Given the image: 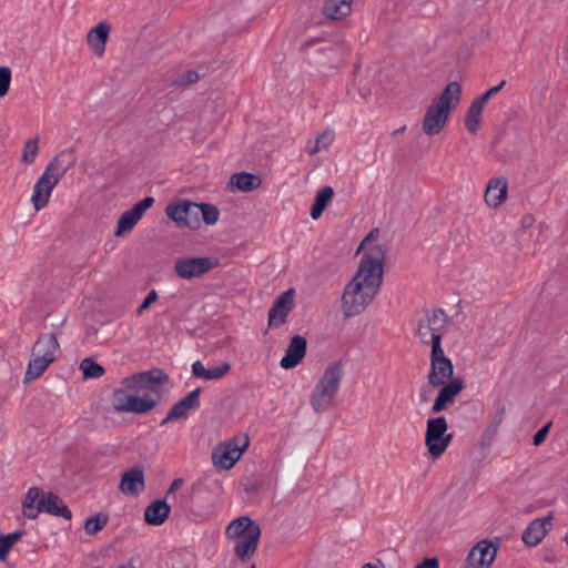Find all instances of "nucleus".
<instances>
[{
    "mask_svg": "<svg viewBox=\"0 0 568 568\" xmlns=\"http://www.w3.org/2000/svg\"><path fill=\"white\" fill-rule=\"evenodd\" d=\"M385 255L386 251L377 244L361 257L355 275L342 294V312L345 317L362 314L374 301L383 283Z\"/></svg>",
    "mask_w": 568,
    "mask_h": 568,
    "instance_id": "obj_1",
    "label": "nucleus"
},
{
    "mask_svg": "<svg viewBox=\"0 0 568 568\" xmlns=\"http://www.w3.org/2000/svg\"><path fill=\"white\" fill-rule=\"evenodd\" d=\"M460 97L462 85L453 81L433 100L423 119V132L426 135L433 136L440 133L448 121L449 110L456 108Z\"/></svg>",
    "mask_w": 568,
    "mask_h": 568,
    "instance_id": "obj_2",
    "label": "nucleus"
},
{
    "mask_svg": "<svg viewBox=\"0 0 568 568\" xmlns=\"http://www.w3.org/2000/svg\"><path fill=\"white\" fill-rule=\"evenodd\" d=\"M343 376L342 361H336L326 367L310 397V404L316 414L326 413L331 408Z\"/></svg>",
    "mask_w": 568,
    "mask_h": 568,
    "instance_id": "obj_3",
    "label": "nucleus"
},
{
    "mask_svg": "<svg viewBox=\"0 0 568 568\" xmlns=\"http://www.w3.org/2000/svg\"><path fill=\"white\" fill-rule=\"evenodd\" d=\"M23 516L29 519H36L39 513H48L53 516L71 519V510L63 500L54 493L43 495L39 487H31L22 500Z\"/></svg>",
    "mask_w": 568,
    "mask_h": 568,
    "instance_id": "obj_4",
    "label": "nucleus"
},
{
    "mask_svg": "<svg viewBox=\"0 0 568 568\" xmlns=\"http://www.w3.org/2000/svg\"><path fill=\"white\" fill-rule=\"evenodd\" d=\"M60 345L54 333L41 334L31 351L24 383L39 378L57 359Z\"/></svg>",
    "mask_w": 568,
    "mask_h": 568,
    "instance_id": "obj_5",
    "label": "nucleus"
},
{
    "mask_svg": "<svg viewBox=\"0 0 568 568\" xmlns=\"http://www.w3.org/2000/svg\"><path fill=\"white\" fill-rule=\"evenodd\" d=\"M142 373L125 377L121 386L114 389L111 398L112 406L119 413L142 414Z\"/></svg>",
    "mask_w": 568,
    "mask_h": 568,
    "instance_id": "obj_6",
    "label": "nucleus"
},
{
    "mask_svg": "<svg viewBox=\"0 0 568 568\" xmlns=\"http://www.w3.org/2000/svg\"><path fill=\"white\" fill-rule=\"evenodd\" d=\"M447 322L448 317L444 310L426 311L424 318L418 322L416 334L423 344H432V348L436 345L442 346V336Z\"/></svg>",
    "mask_w": 568,
    "mask_h": 568,
    "instance_id": "obj_7",
    "label": "nucleus"
},
{
    "mask_svg": "<svg viewBox=\"0 0 568 568\" xmlns=\"http://www.w3.org/2000/svg\"><path fill=\"white\" fill-rule=\"evenodd\" d=\"M448 425L445 417L429 418L426 424L425 445L429 455L437 459L449 446L453 435L447 434Z\"/></svg>",
    "mask_w": 568,
    "mask_h": 568,
    "instance_id": "obj_8",
    "label": "nucleus"
},
{
    "mask_svg": "<svg viewBox=\"0 0 568 568\" xmlns=\"http://www.w3.org/2000/svg\"><path fill=\"white\" fill-rule=\"evenodd\" d=\"M165 213L180 227L197 230L201 226L197 203L195 202L183 200L170 203L165 209Z\"/></svg>",
    "mask_w": 568,
    "mask_h": 568,
    "instance_id": "obj_9",
    "label": "nucleus"
},
{
    "mask_svg": "<svg viewBox=\"0 0 568 568\" xmlns=\"http://www.w3.org/2000/svg\"><path fill=\"white\" fill-rule=\"evenodd\" d=\"M219 265L217 258L203 257H182L174 263V270L179 277L192 280L200 277Z\"/></svg>",
    "mask_w": 568,
    "mask_h": 568,
    "instance_id": "obj_10",
    "label": "nucleus"
},
{
    "mask_svg": "<svg viewBox=\"0 0 568 568\" xmlns=\"http://www.w3.org/2000/svg\"><path fill=\"white\" fill-rule=\"evenodd\" d=\"M454 366L452 361L445 356L442 346H435L430 351V372L427 376L428 384L434 387L448 383L453 378Z\"/></svg>",
    "mask_w": 568,
    "mask_h": 568,
    "instance_id": "obj_11",
    "label": "nucleus"
},
{
    "mask_svg": "<svg viewBox=\"0 0 568 568\" xmlns=\"http://www.w3.org/2000/svg\"><path fill=\"white\" fill-rule=\"evenodd\" d=\"M498 540H480L469 551L467 562L471 568H489L496 558Z\"/></svg>",
    "mask_w": 568,
    "mask_h": 568,
    "instance_id": "obj_12",
    "label": "nucleus"
},
{
    "mask_svg": "<svg viewBox=\"0 0 568 568\" xmlns=\"http://www.w3.org/2000/svg\"><path fill=\"white\" fill-rule=\"evenodd\" d=\"M295 290L288 288L282 293L268 311V326L280 327L286 323L287 316L294 307Z\"/></svg>",
    "mask_w": 568,
    "mask_h": 568,
    "instance_id": "obj_13",
    "label": "nucleus"
},
{
    "mask_svg": "<svg viewBox=\"0 0 568 568\" xmlns=\"http://www.w3.org/2000/svg\"><path fill=\"white\" fill-rule=\"evenodd\" d=\"M247 446V438L242 448L233 446L231 443L220 444L212 450V460L214 466L222 470H230L240 459L242 453Z\"/></svg>",
    "mask_w": 568,
    "mask_h": 568,
    "instance_id": "obj_14",
    "label": "nucleus"
},
{
    "mask_svg": "<svg viewBox=\"0 0 568 568\" xmlns=\"http://www.w3.org/2000/svg\"><path fill=\"white\" fill-rule=\"evenodd\" d=\"M440 386L442 388L439 389L432 406V413L434 414H438L452 406L457 395H459L464 389L465 384L460 377H456Z\"/></svg>",
    "mask_w": 568,
    "mask_h": 568,
    "instance_id": "obj_15",
    "label": "nucleus"
},
{
    "mask_svg": "<svg viewBox=\"0 0 568 568\" xmlns=\"http://www.w3.org/2000/svg\"><path fill=\"white\" fill-rule=\"evenodd\" d=\"M202 388L197 387L178 400L169 410L166 417L162 420L165 424L170 420L178 418H186L189 410H194L200 407V395Z\"/></svg>",
    "mask_w": 568,
    "mask_h": 568,
    "instance_id": "obj_16",
    "label": "nucleus"
},
{
    "mask_svg": "<svg viewBox=\"0 0 568 568\" xmlns=\"http://www.w3.org/2000/svg\"><path fill=\"white\" fill-rule=\"evenodd\" d=\"M307 349V341L302 335H294L281 359V366L284 369L296 367L304 358Z\"/></svg>",
    "mask_w": 568,
    "mask_h": 568,
    "instance_id": "obj_17",
    "label": "nucleus"
},
{
    "mask_svg": "<svg viewBox=\"0 0 568 568\" xmlns=\"http://www.w3.org/2000/svg\"><path fill=\"white\" fill-rule=\"evenodd\" d=\"M111 24L108 21H100L87 33V44L97 57H102L111 32Z\"/></svg>",
    "mask_w": 568,
    "mask_h": 568,
    "instance_id": "obj_18",
    "label": "nucleus"
},
{
    "mask_svg": "<svg viewBox=\"0 0 568 568\" xmlns=\"http://www.w3.org/2000/svg\"><path fill=\"white\" fill-rule=\"evenodd\" d=\"M58 184L57 179H52L45 172L38 179L33 186L31 202L37 211L43 209L50 199L53 187Z\"/></svg>",
    "mask_w": 568,
    "mask_h": 568,
    "instance_id": "obj_19",
    "label": "nucleus"
},
{
    "mask_svg": "<svg viewBox=\"0 0 568 568\" xmlns=\"http://www.w3.org/2000/svg\"><path fill=\"white\" fill-rule=\"evenodd\" d=\"M75 164L73 150H64L55 155L47 165L44 172L57 182Z\"/></svg>",
    "mask_w": 568,
    "mask_h": 568,
    "instance_id": "obj_20",
    "label": "nucleus"
},
{
    "mask_svg": "<svg viewBox=\"0 0 568 568\" xmlns=\"http://www.w3.org/2000/svg\"><path fill=\"white\" fill-rule=\"evenodd\" d=\"M551 519V513L544 518L534 519L523 532L521 539L524 544L529 547L537 546L546 536L548 531L547 526L550 525Z\"/></svg>",
    "mask_w": 568,
    "mask_h": 568,
    "instance_id": "obj_21",
    "label": "nucleus"
},
{
    "mask_svg": "<svg viewBox=\"0 0 568 568\" xmlns=\"http://www.w3.org/2000/svg\"><path fill=\"white\" fill-rule=\"evenodd\" d=\"M261 534V529L251 530L246 536L234 539V552L242 562L248 561L255 555Z\"/></svg>",
    "mask_w": 568,
    "mask_h": 568,
    "instance_id": "obj_22",
    "label": "nucleus"
},
{
    "mask_svg": "<svg viewBox=\"0 0 568 568\" xmlns=\"http://www.w3.org/2000/svg\"><path fill=\"white\" fill-rule=\"evenodd\" d=\"M508 182L506 178L491 179L486 187L485 202L490 207H498L507 197Z\"/></svg>",
    "mask_w": 568,
    "mask_h": 568,
    "instance_id": "obj_23",
    "label": "nucleus"
},
{
    "mask_svg": "<svg viewBox=\"0 0 568 568\" xmlns=\"http://www.w3.org/2000/svg\"><path fill=\"white\" fill-rule=\"evenodd\" d=\"M169 383V375L160 368L144 371V392L163 397L164 387Z\"/></svg>",
    "mask_w": 568,
    "mask_h": 568,
    "instance_id": "obj_24",
    "label": "nucleus"
},
{
    "mask_svg": "<svg viewBox=\"0 0 568 568\" xmlns=\"http://www.w3.org/2000/svg\"><path fill=\"white\" fill-rule=\"evenodd\" d=\"M171 506L164 499H155L144 508V523L160 526L169 518Z\"/></svg>",
    "mask_w": 568,
    "mask_h": 568,
    "instance_id": "obj_25",
    "label": "nucleus"
},
{
    "mask_svg": "<svg viewBox=\"0 0 568 568\" xmlns=\"http://www.w3.org/2000/svg\"><path fill=\"white\" fill-rule=\"evenodd\" d=\"M142 217V200L138 201L130 211H125L119 219L114 235L124 236L132 231Z\"/></svg>",
    "mask_w": 568,
    "mask_h": 568,
    "instance_id": "obj_26",
    "label": "nucleus"
},
{
    "mask_svg": "<svg viewBox=\"0 0 568 568\" xmlns=\"http://www.w3.org/2000/svg\"><path fill=\"white\" fill-rule=\"evenodd\" d=\"M142 486V467L135 466L130 470H126L120 480L119 489L126 496L139 495V488Z\"/></svg>",
    "mask_w": 568,
    "mask_h": 568,
    "instance_id": "obj_27",
    "label": "nucleus"
},
{
    "mask_svg": "<svg viewBox=\"0 0 568 568\" xmlns=\"http://www.w3.org/2000/svg\"><path fill=\"white\" fill-rule=\"evenodd\" d=\"M261 529L260 525L256 524L248 516H241L233 519L225 529V536L227 539H235L246 536L251 530L256 531Z\"/></svg>",
    "mask_w": 568,
    "mask_h": 568,
    "instance_id": "obj_28",
    "label": "nucleus"
},
{
    "mask_svg": "<svg viewBox=\"0 0 568 568\" xmlns=\"http://www.w3.org/2000/svg\"><path fill=\"white\" fill-rule=\"evenodd\" d=\"M262 183V179L253 173H234L230 179V186L241 192H251L256 190Z\"/></svg>",
    "mask_w": 568,
    "mask_h": 568,
    "instance_id": "obj_29",
    "label": "nucleus"
},
{
    "mask_svg": "<svg viewBox=\"0 0 568 568\" xmlns=\"http://www.w3.org/2000/svg\"><path fill=\"white\" fill-rule=\"evenodd\" d=\"M334 190L332 186H324L320 189L314 199V203L311 206V217L317 220L323 214L329 202L333 200Z\"/></svg>",
    "mask_w": 568,
    "mask_h": 568,
    "instance_id": "obj_30",
    "label": "nucleus"
},
{
    "mask_svg": "<svg viewBox=\"0 0 568 568\" xmlns=\"http://www.w3.org/2000/svg\"><path fill=\"white\" fill-rule=\"evenodd\" d=\"M351 1L352 0H325L323 12L327 18L338 20L351 12Z\"/></svg>",
    "mask_w": 568,
    "mask_h": 568,
    "instance_id": "obj_31",
    "label": "nucleus"
},
{
    "mask_svg": "<svg viewBox=\"0 0 568 568\" xmlns=\"http://www.w3.org/2000/svg\"><path fill=\"white\" fill-rule=\"evenodd\" d=\"M483 109L484 105L480 104L475 99L470 103L465 115V126L470 133L477 132L481 119Z\"/></svg>",
    "mask_w": 568,
    "mask_h": 568,
    "instance_id": "obj_32",
    "label": "nucleus"
},
{
    "mask_svg": "<svg viewBox=\"0 0 568 568\" xmlns=\"http://www.w3.org/2000/svg\"><path fill=\"white\" fill-rule=\"evenodd\" d=\"M197 210L199 220L202 217L205 224L213 225L219 221L220 211L215 205L209 203H197Z\"/></svg>",
    "mask_w": 568,
    "mask_h": 568,
    "instance_id": "obj_33",
    "label": "nucleus"
},
{
    "mask_svg": "<svg viewBox=\"0 0 568 568\" xmlns=\"http://www.w3.org/2000/svg\"><path fill=\"white\" fill-rule=\"evenodd\" d=\"M80 369L84 378H98L104 373V368L90 357L82 359Z\"/></svg>",
    "mask_w": 568,
    "mask_h": 568,
    "instance_id": "obj_34",
    "label": "nucleus"
},
{
    "mask_svg": "<svg viewBox=\"0 0 568 568\" xmlns=\"http://www.w3.org/2000/svg\"><path fill=\"white\" fill-rule=\"evenodd\" d=\"M39 138L29 139L24 142L21 161L26 164H32L39 152Z\"/></svg>",
    "mask_w": 568,
    "mask_h": 568,
    "instance_id": "obj_35",
    "label": "nucleus"
},
{
    "mask_svg": "<svg viewBox=\"0 0 568 568\" xmlns=\"http://www.w3.org/2000/svg\"><path fill=\"white\" fill-rule=\"evenodd\" d=\"M22 537V532L16 531L6 536H0V560H3L12 546Z\"/></svg>",
    "mask_w": 568,
    "mask_h": 568,
    "instance_id": "obj_36",
    "label": "nucleus"
},
{
    "mask_svg": "<svg viewBox=\"0 0 568 568\" xmlns=\"http://www.w3.org/2000/svg\"><path fill=\"white\" fill-rule=\"evenodd\" d=\"M333 141V133L325 131L320 134L314 141L313 145L307 146V152L313 155L320 152L322 149H326Z\"/></svg>",
    "mask_w": 568,
    "mask_h": 568,
    "instance_id": "obj_37",
    "label": "nucleus"
},
{
    "mask_svg": "<svg viewBox=\"0 0 568 568\" xmlns=\"http://www.w3.org/2000/svg\"><path fill=\"white\" fill-rule=\"evenodd\" d=\"M108 523V518L101 515L90 517L84 523V530L88 535H94L100 531Z\"/></svg>",
    "mask_w": 568,
    "mask_h": 568,
    "instance_id": "obj_38",
    "label": "nucleus"
},
{
    "mask_svg": "<svg viewBox=\"0 0 568 568\" xmlns=\"http://www.w3.org/2000/svg\"><path fill=\"white\" fill-rule=\"evenodd\" d=\"M11 70L8 67H0V98H3L10 88Z\"/></svg>",
    "mask_w": 568,
    "mask_h": 568,
    "instance_id": "obj_39",
    "label": "nucleus"
},
{
    "mask_svg": "<svg viewBox=\"0 0 568 568\" xmlns=\"http://www.w3.org/2000/svg\"><path fill=\"white\" fill-rule=\"evenodd\" d=\"M231 371V364L224 363L223 365L209 368L205 381H216L224 377Z\"/></svg>",
    "mask_w": 568,
    "mask_h": 568,
    "instance_id": "obj_40",
    "label": "nucleus"
},
{
    "mask_svg": "<svg viewBox=\"0 0 568 568\" xmlns=\"http://www.w3.org/2000/svg\"><path fill=\"white\" fill-rule=\"evenodd\" d=\"M197 81H199L197 72L193 71V70H189L185 73L180 74L175 82L179 85H187V84L196 83Z\"/></svg>",
    "mask_w": 568,
    "mask_h": 568,
    "instance_id": "obj_41",
    "label": "nucleus"
},
{
    "mask_svg": "<svg viewBox=\"0 0 568 568\" xmlns=\"http://www.w3.org/2000/svg\"><path fill=\"white\" fill-rule=\"evenodd\" d=\"M506 84V81H500L497 85L490 88L487 90L484 94L475 98L476 101H478L480 104L485 105V103L496 93H498Z\"/></svg>",
    "mask_w": 568,
    "mask_h": 568,
    "instance_id": "obj_42",
    "label": "nucleus"
},
{
    "mask_svg": "<svg viewBox=\"0 0 568 568\" xmlns=\"http://www.w3.org/2000/svg\"><path fill=\"white\" fill-rule=\"evenodd\" d=\"M551 427V422L544 425L540 429L536 432V434L532 437V444L535 446H539L541 443H544L549 429Z\"/></svg>",
    "mask_w": 568,
    "mask_h": 568,
    "instance_id": "obj_43",
    "label": "nucleus"
},
{
    "mask_svg": "<svg viewBox=\"0 0 568 568\" xmlns=\"http://www.w3.org/2000/svg\"><path fill=\"white\" fill-rule=\"evenodd\" d=\"M162 399V397H158L152 393L144 392V413L151 410L155 407V405Z\"/></svg>",
    "mask_w": 568,
    "mask_h": 568,
    "instance_id": "obj_44",
    "label": "nucleus"
},
{
    "mask_svg": "<svg viewBox=\"0 0 568 568\" xmlns=\"http://www.w3.org/2000/svg\"><path fill=\"white\" fill-rule=\"evenodd\" d=\"M207 369L201 361H196L192 364V374L197 378H206Z\"/></svg>",
    "mask_w": 568,
    "mask_h": 568,
    "instance_id": "obj_45",
    "label": "nucleus"
},
{
    "mask_svg": "<svg viewBox=\"0 0 568 568\" xmlns=\"http://www.w3.org/2000/svg\"><path fill=\"white\" fill-rule=\"evenodd\" d=\"M414 568H439L437 558H425L420 564Z\"/></svg>",
    "mask_w": 568,
    "mask_h": 568,
    "instance_id": "obj_46",
    "label": "nucleus"
},
{
    "mask_svg": "<svg viewBox=\"0 0 568 568\" xmlns=\"http://www.w3.org/2000/svg\"><path fill=\"white\" fill-rule=\"evenodd\" d=\"M505 414H506V409H505L504 406H500L496 410V413H495V415L493 417V423H494L495 427H497L503 422V419L505 417Z\"/></svg>",
    "mask_w": 568,
    "mask_h": 568,
    "instance_id": "obj_47",
    "label": "nucleus"
},
{
    "mask_svg": "<svg viewBox=\"0 0 568 568\" xmlns=\"http://www.w3.org/2000/svg\"><path fill=\"white\" fill-rule=\"evenodd\" d=\"M158 300V293L155 290L149 292V294L144 297V310L150 307L152 303Z\"/></svg>",
    "mask_w": 568,
    "mask_h": 568,
    "instance_id": "obj_48",
    "label": "nucleus"
},
{
    "mask_svg": "<svg viewBox=\"0 0 568 568\" xmlns=\"http://www.w3.org/2000/svg\"><path fill=\"white\" fill-rule=\"evenodd\" d=\"M183 485V479L182 478H176L172 481L168 493H166V497H170L171 494H173L174 491H176L178 489H180V487Z\"/></svg>",
    "mask_w": 568,
    "mask_h": 568,
    "instance_id": "obj_49",
    "label": "nucleus"
},
{
    "mask_svg": "<svg viewBox=\"0 0 568 568\" xmlns=\"http://www.w3.org/2000/svg\"><path fill=\"white\" fill-rule=\"evenodd\" d=\"M362 568H385V564L381 559H376L374 562H366Z\"/></svg>",
    "mask_w": 568,
    "mask_h": 568,
    "instance_id": "obj_50",
    "label": "nucleus"
},
{
    "mask_svg": "<svg viewBox=\"0 0 568 568\" xmlns=\"http://www.w3.org/2000/svg\"><path fill=\"white\" fill-rule=\"evenodd\" d=\"M377 235H378V229H374V230H372V231L366 235V237L363 240V242L361 243V246H359V247H362L366 242L375 240V239L377 237Z\"/></svg>",
    "mask_w": 568,
    "mask_h": 568,
    "instance_id": "obj_51",
    "label": "nucleus"
},
{
    "mask_svg": "<svg viewBox=\"0 0 568 568\" xmlns=\"http://www.w3.org/2000/svg\"><path fill=\"white\" fill-rule=\"evenodd\" d=\"M534 222V217L531 215H526L523 219V226L524 227H530Z\"/></svg>",
    "mask_w": 568,
    "mask_h": 568,
    "instance_id": "obj_52",
    "label": "nucleus"
},
{
    "mask_svg": "<svg viewBox=\"0 0 568 568\" xmlns=\"http://www.w3.org/2000/svg\"><path fill=\"white\" fill-rule=\"evenodd\" d=\"M320 41H322V39H320V38H313V39H310V40H307V41L303 44V49H306V48H308V47H312V45H314L315 43H317V42H320Z\"/></svg>",
    "mask_w": 568,
    "mask_h": 568,
    "instance_id": "obj_53",
    "label": "nucleus"
},
{
    "mask_svg": "<svg viewBox=\"0 0 568 568\" xmlns=\"http://www.w3.org/2000/svg\"><path fill=\"white\" fill-rule=\"evenodd\" d=\"M154 203V199L151 196H144V211L150 209Z\"/></svg>",
    "mask_w": 568,
    "mask_h": 568,
    "instance_id": "obj_54",
    "label": "nucleus"
},
{
    "mask_svg": "<svg viewBox=\"0 0 568 568\" xmlns=\"http://www.w3.org/2000/svg\"><path fill=\"white\" fill-rule=\"evenodd\" d=\"M419 397H420V402H424V403L427 402L428 400L427 392L422 389Z\"/></svg>",
    "mask_w": 568,
    "mask_h": 568,
    "instance_id": "obj_55",
    "label": "nucleus"
},
{
    "mask_svg": "<svg viewBox=\"0 0 568 568\" xmlns=\"http://www.w3.org/2000/svg\"><path fill=\"white\" fill-rule=\"evenodd\" d=\"M405 130H406V126H402V128H399V129L395 130V131L393 132V135L400 134V133H403Z\"/></svg>",
    "mask_w": 568,
    "mask_h": 568,
    "instance_id": "obj_56",
    "label": "nucleus"
},
{
    "mask_svg": "<svg viewBox=\"0 0 568 568\" xmlns=\"http://www.w3.org/2000/svg\"><path fill=\"white\" fill-rule=\"evenodd\" d=\"M136 313H138V314H142V304H140V305L138 306V308H136Z\"/></svg>",
    "mask_w": 568,
    "mask_h": 568,
    "instance_id": "obj_57",
    "label": "nucleus"
},
{
    "mask_svg": "<svg viewBox=\"0 0 568 568\" xmlns=\"http://www.w3.org/2000/svg\"><path fill=\"white\" fill-rule=\"evenodd\" d=\"M120 568H135L134 566H132L131 564H128L125 566H121Z\"/></svg>",
    "mask_w": 568,
    "mask_h": 568,
    "instance_id": "obj_58",
    "label": "nucleus"
},
{
    "mask_svg": "<svg viewBox=\"0 0 568 568\" xmlns=\"http://www.w3.org/2000/svg\"><path fill=\"white\" fill-rule=\"evenodd\" d=\"M564 540H565V541H566V544L568 545V530H567V534L565 535Z\"/></svg>",
    "mask_w": 568,
    "mask_h": 568,
    "instance_id": "obj_59",
    "label": "nucleus"
},
{
    "mask_svg": "<svg viewBox=\"0 0 568 568\" xmlns=\"http://www.w3.org/2000/svg\"><path fill=\"white\" fill-rule=\"evenodd\" d=\"M251 568H256V566H255V565H252V566H251Z\"/></svg>",
    "mask_w": 568,
    "mask_h": 568,
    "instance_id": "obj_60",
    "label": "nucleus"
}]
</instances>
